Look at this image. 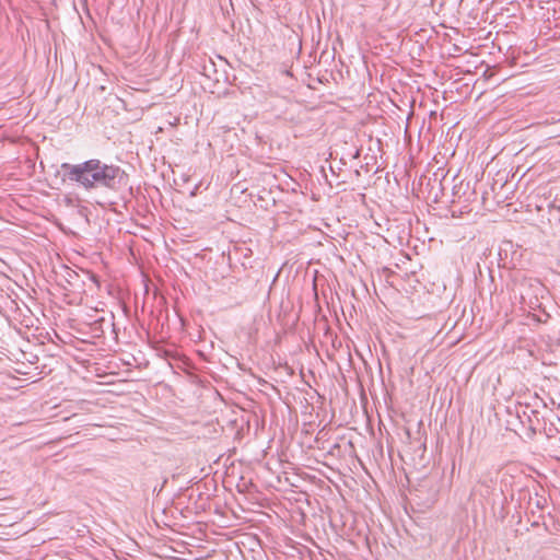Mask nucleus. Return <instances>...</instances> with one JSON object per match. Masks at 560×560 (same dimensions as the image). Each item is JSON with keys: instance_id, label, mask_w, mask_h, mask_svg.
I'll return each mask as SVG.
<instances>
[{"instance_id": "f03ea898", "label": "nucleus", "mask_w": 560, "mask_h": 560, "mask_svg": "<svg viewBox=\"0 0 560 560\" xmlns=\"http://www.w3.org/2000/svg\"><path fill=\"white\" fill-rule=\"evenodd\" d=\"M539 415L538 410L532 409L528 406L523 411V416L527 418L528 427L534 433L540 430L542 425V419H540Z\"/></svg>"}, {"instance_id": "f257e3e1", "label": "nucleus", "mask_w": 560, "mask_h": 560, "mask_svg": "<svg viewBox=\"0 0 560 560\" xmlns=\"http://www.w3.org/2000/svg\"><path fill=\"white\" fill-rule=\"evenodd\" d=\"M62 180L75 183L85 190H119L126 185L127 175L119 166L107 164L98 159H91L78 164L60 165Z\"/></svg>"}, {"instance_id": "7ed1b4c3", "label": "nucleus", "mask_w": 560, "mask_h": 560, "mask_svg": "<svg viewBox=\"0 0 560 560\" xmlns=\"http://www.w3.org/2000/svg\"><path fill=\"white\" fill-rule=\"evenodd\" d=\"M104 324H107L108 326H114V323L110 320H106L105 317H101L92 324V330L95 334L96 337H100L104 334Z\"/></svg>"}]
</instances>
